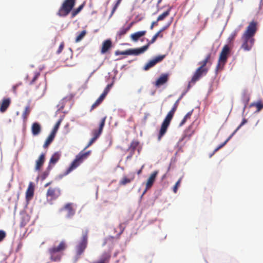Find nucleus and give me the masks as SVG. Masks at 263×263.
<instances>
[{
  "mask_svg": "<svg viewBox=\"0 0 263 263\" xmlns=\"http://www.w3.org/2000/svg\"><path fill=\"white\" fill-rule=\"evenodd\" d=\"M41 131V125L37 122H34L32 124L31 126V132L32 134L34 135H39Z\"/></svg>",
  "mask_w": 263,
  "mask_h": 263,
  "instance_id": "obj_25",
  "label": "nucleus"
},
{
  "mask_svg": "<svg viewBox=\"0 0 263 263\" xmlns=\"http://www.w3.org/2000/svg\"><path fill=\"white\" fill-rule=\"evenodd\" d=\"M171 10V8L170 7L167 11L163 12L162 14L159 15V16L157 17V21H161L163 20L165 17L168 16L170 14V11Z\"/></svg>",
  "mask_w": 263,
  "mask_h": 263,
  "instance_id": "obj_30",
  "label": "nucleus"
},
{
  "mask_svg": "<svg viewBox=\"0 0 263 263\" xmlns=\"http://www.w3.org/2000/svg\"><path fill=\"white\" fill-rule=\"evenodd\" d=\"M238 32V30H235L231 33L228 37V40L230 43L232 42L235 40L236 36L237 35Z\"/></svg>",
  "mask_w": 263,
  "mask_h": 263,
  "instance_id": "obj_34",
  "label": "nucleus"
},
{
  "mask_svg": "<svg viewBox=\"0 0 263 263\" xmlns=\"http://www.w3.org/2000/svg\"><path fill=\"white\" fill-rule=\"evenodd\" d=\"M193 134V132H192V133L189 135V136H188V137H189V138H190V137L192 136V135Z\"/></svg>",
  "mask_w": 263,
  "mask_h": 263,
  "instance_id": "obj_62",
  "label": "nucleus"
},
{
  "mask_svg": "<svg viewBox=\"0 0 263 263\" xmlns=\"http://www.w3.org/2000/svg\"><path fill=\"white\" fill-rule=\"evenodd\" d=\"M165 57V55H159L154 58L145 65L143 68L144 70H148L151 68L154 67L158 63L161 62Z\"/></svg>",
  "mask_w": 263,
  "mask_h": 263,
  "instance_id": "obj_12",
  "label": "nucleus"
},
{
  "mask_svg": "<svg viewBox=\"0 0 263 263\" xmlns=\"http://www.w3.org/2000/svg\"><path fill=\"white\" fill-rule=\"evenodd\" d=\"M112 43L110 40H106L102 43L101 53L104 54L106 53L111 47Z\"/></svg>",
  "mask_w": 263,
  "mask_h": 263,
  "instance_id": "obj_19",
  "label": "nucleus"
},
{
  "mask_svg": "<svg viewBox=\"0 0 263 263\" xmlns=\"http://www.w3.org/2000/svg\"><path fill=\"white\" fill-rule=\"evenodd\" d=\"M209 70V69H203L200 67H198L195 71L193 76L192 78L191 82L188 85V88L191 87L190 83H195L198 80H199L203 76L206 74Z\"/></svg>",
  "mask_w": 263,
  "mask_h": 263,
  "instance_id": "obj_9",
  "label": "nucleus"
},
{
  "mask_svg": "<svg viewBox=\"0 0 263 263\" xmlns=\"http://www.w3.org/2000/svg\"><path fill=\"white\" fill-rule=\"evenodd\" d=\"M230 50V48L228 45H225L222 48V50L220 53L218 63L216 66V69L217 70L221 69L227 62Z\"/></svg>",
  "mask_w": 263,
  "mask_h": 263,
  "instance_id": "obj_6",
  "label": "nucleus"
},
{
  "mask_svg": "<svg viewBox=\"0 0 263 263\" xmlns=\"http://www.w3.org/2000/svg\"><path fill=\"white\" fill-rule=\"evenodd\" d=\"M145 48H139L136 49H129L125 51L117 50L115 52L116 55H139L144 52Z\"/></svg>",
  "mask_w": 263,
  "mask_h": 263,
  "instance_id": "obj_10",
  "label": "nucleus"
},
{
  "mask_svg": "<svg viewBox=\"0 0 263 263\" xmlns=\"http://www.w3.org/2000/svg\"><path fill=\"white\" fill-rule=\"evenodd\" d=\"M85 33H86L85 31L83 30V36L85 35Z\"/></svg>",
  "mask_w": 263,
  "mask_h": 263,
  "instance_id": "obj_63",
  "label": "nucleus"
},
{
  "mask_svg": "<svg viewBox=\"0 0 263 263\" xmlns=\"http://www.w3.org/2000/svg\"><path fill=\"white\" fill-rule=\"evenodd\" d=\"M22 84V83H19V84H17L15 85H14L12 87V91L13 92V93H16V89H17V88Z\"/></svg>",
  "mask_w": 263,
  "mask_h": 263,
  "instance_id": "obj_53",
  "label": "nucleus"
},
{
  "mask_svg": "<svg viewBox=\"0 0 263 263\" xmlns=\"http://www.w3.org/2000/svg\"><path fill=\"white\" fill-rule=\"evenodd\" d=\"M163 36V34L161 33V31H158L153 36L152 40L151 41H149L146 45L141 47V48H145V49L144 50V52H145L148 48L150 45H151V44H153L154 42H155V41H156V40L158 37H159L162 38Z\"/></svg>",
  "mask_w": 263,
  "mask_h": 263,
  "instance_id": "obj_21",
  "label": "nucleus"
},
{
  "mask_svg": "<svg viewBox=\"0 0 263 263\" xmlns=\"http://www.w3.org/2000/svg\"><path fill=\"white\" fill-rule=\"evenodd\" d=\"M158 173V171H154L151 174L149 177L148 178L147 180L146 183V189L144 192L143 194H144L146 192L147 190H148L152 186L155 181Z\"/></svg>",
  "mask_w": 263,
  "mask_h": 263,
  "instance_id": "obj_13",
  "label": "nucleus"
},
{
  "mask_svg": "<svg viewBox=\"0 0 263 263\" xmlns=\"http://www.w3.org/2000/svg\"><path fill=\"white\" fill-rule=\"evenodd\" d=\"M82 161V151L80 152L76 157L74 160L71 163L69 166L63 173V175L66 176L76 169Z\"/></svg>",
  "mask_w": 263,
  "mask_h": 263,
  "instance_id": "obj_7",
  "label": "nucleus"
},
{
  "mask_svg": "<svg viewBox=\"0 0 263 263\" xmlns=\"http://www.w3.org/2000/svg\"><path fill=\"white\" fill-rule=\"evenodd\" d=\"M182 180V177L180 178L177 181L175 185L173 187V191L175 193H176L178 190V187L180 186L181 182Z\"/></svg>",
  "mask_w": 263,
  "mask_h": 263,
  "instance_id": "obj_40",
  "label": "nucleus"
},
{
  "mask_svg": "<svg viewBox=\"0 0 263 263\" xmlns=\"http://www.w3.org/2000/svg\"><path fill=\"white\" fill-rule=\"evenodd\" d=\"M61 122H62V120L61 119H60L57 122V123L55 124V125H54L52 132H51V133L52 134H53V135H56V133L59 128V126L61 123Z\"/></svg>",
  "mask_w": 263,
  "mask_h": 263,
  "instance_id": "obj_36",
  "label": "nucleus"
},
{
  "mask_svg": "<svg viewBox=\"0 0 263 263\" xmlns=\"http://www.w3.org/2000/svg\"><path fill=\"white\" fill-rule=\"evenodd\" d=\"M50 170L51 169H49L48 166L47 170L44 171L41 175V177L42 180H44L46 178V177L49 175Z\"/></svg>",
  "mask_w": 263,
  "mask_h": 263,
  "instance_id": "obj_41",
  "label": "nucleus"
},
{
  "mask_svg": "<svg viewBox=\"0 0 263 263\" xmlns=\"http://www.w3.org/2000/svg\"><path fill=\"white\" fill-rule=\"evenodd\" d=\"M82 9V4L80 5L79 7L77 8L76 9H74L71 11V16L72 17H74L76 15H77L80 11Z\"/></svg>",
  "mask_w": 263,
  "mask_h": 263,
  "instance_id": "obj_37",
  "label": "nucleus"
},
{
  "mask_svg": "<svg viewBox=\"0 0 263 263\" xmlns=\"http://www.w3.org/2000/svg\"><path fill=\"white\" fill-rule=\"evenodd\" d=\"M165 29V27H163L161 30H160L159 31H161V33Z\"/></svg>",
  "mask_w": 263,
  "mask_h": 263,
  "instance_id": "obj_60",
  "label": "nucleus"
},
{
  "mask_svg": "<svg viewBox=\"0 0 263 263\" xmlns=\"http://www.w3.org/2000/svg\"><path fill=\"white\" fill-rule=\"evenodd\" d=\"M251 106H255L257 108V111H259L263 108V103L261 101H258L256 103H253L251 105Z\"/></svg>",
  "mask_w": 263,
  "mask_h": 263,
  "instance_id": "obj_35",
  "label": "nucleus"
},
{
  "mask_svg": "<svg viewBox=\"0 0 263 263\" xmlns=\"http://www.w3.org/2000/svg\"><path fill=\"white\" fill-rule=\"evenodd\" d=\"M121 1L122 0H118L117 1L116 4L115 5V6H114V7L112 8V10L111 11V14L110 15V17H111L113 15V14L115 13V12L116 11L117 7H118L119 4H120Z\"/></svg>",
  "mask_w": 263,
  "mask_h": 263,
  "instance_id": "obj_42",
  "label": "nucleus"
},
{
  "mask_svg": "<svg viewBox=\"0 0 263 263\" xmlns=\"http://www.w3.org/2000/svg\"><path fill=\"white\" fill-rule=\"evenodd\" d=\"M102 102L99 99H97L95 102L92 105L91 107V110L95 109L96 107H97L98 106H99Z\"/></svg>",
  "mask_w": 263,
  "mask_h": 263,
  "instance_id": "obj_43",
  "label": "nucleus"
},
{
  "mask_svg": "<svg viewBox=\"0 0 263 263\" xmlns=\"http://www.w3.org/2000/svg\"><path fill=\"white\" fill-rule=\"evenodd\" d=\"M61 156V153L58 152L54 153L52 155L48 166L49 169L52 168V166L60 160Z\"/></svg>",
  "mask_w": 263,
  "mask_h": 263,
  "instance_id": "obj_14",
  "label": "nucleus"
},
{
  "mask_svg": "<svg viewBox=\"0 0 263 263\" xmlns=\"http://www.w3.org/2000/svg\"><path fill=\"white\" fill-rule=\"evenodd\" d=\"M76 0H64L57 14L60 17H65L72 10Z\"/></svg>",
  "mask_w": 263,
  "mask_h": 263,
  "instance_id": "obj_3",
  "label": "nucleus"
},
{
  "mask_svg": "<svg viewBox=\"0 0 263 263\" xmlns=\"http://www.w3.org/2000/svg\"><path fill=\"white\" fill-rule=\"evenodd\" d=\"M106 117L103 118L99 124V127L97 129H93L91 132V135L92 137L90 139L87 145L83 148V151L87 149L88 147L91 145L96 141L99 138L101 135L103 129L105 125Z\"/></svg>",
  "mask_w": 263,
  "mask_h": 263,
  "instance_id": "obj_5",
  "label": "nucleus"
},
{
  "mask_svg": "<svg viewBox=\"0 0 263 263\" xmlns=\"http://www.w3.org/2000/svg\"><path fill=\"white\" fill-rule=\"evenodd\" d=\"M158 22V21H157V20L156 21L153 22L152 23V24H151V27H150V29H151V30H152V29H153V28H154V26H155V25H157Z\"/></svg>",
  "mask_w": 263,
  "mask_h": 263,
  "instance_id": "obj_56",
  "label": "nucleus"
},
{
  "mask_svg": "<svg viewBox=\"0 0 263 263\" xmlns=\"http://www.w3.org/2000/svg\"><path fill=\"white\" fill-rule=\"evenodd\" d=\"M211 57V53H209L208 55H206L205 58L203 60L199 62V65H200L199 67L203 69H209V68L207 67L206 65L208 63L210 64V65L212 64V62L210 61Z\"/></svg>",
  "mask_w": 263,
  "mask_h": 263,
  "instance_id": "obj_23",
  "label": "nucleus"
},
{
  "mask_svg": "<svg viewBox=\"0 0 263 263\" xmlns=\"http://www.w3.org/2000/svg\"><path fill=\"white\" fill-rule=\"evenodd\" d=\"M193 113V110L189 111L187 112L186 115L184 117L183 119L182 120L181 122L179 124V126H182L183 125L185 124L187 120L191 118V115Z\"/></svg>",
  "mask_w": 263,
  "mask_h": 263,
  "instance_id": "obj_31",
  "label": "nucleus"
},
{
  "mask_svg": "<svg viewBox=\"0 0 263 263\" xmlns=\"http://www.w3.org/2000/svg\"><path fill=\"white\" fill-rule=\"evenodd\" d=\"M59 212L60 214L63 215L66 218H70L74 214L72 204L69 203L66 204L63 207L61 208Z\"/></svg>",
  "mask_w": 263,
  "mask_h": 263,
  "instance_id": "obj_11",
  "label": "nucleus"
},
{
  "mask_svg": "<svg viewBox=\"0 0 263 263\" xmlns=\"http://www.w3.org/2000/svg\"><path fill=\"white\" fill-rule=\"evenodd\" d=\"M107 95V94L106 93H105L103 91V93L99 97L98 99H99L102 102L103 101V100L105 99V98L106 97Z\"/></svg>",
  "mask_w": 263,
  "mask_h": 263,
  "instance_id": "obj_50",
  "label": "nucleus"
},
{
  "mask_svg": "<svg viewBox=\"0 0 263 263\" xmlns=\"http://www.w3.org/2000/svg\"><path fill=\"white\" fill-rule=\"evenodd\" d=\"M231 136H230L223 143H221L219 145L217 148H216L213 151V153L210 155V157H211L216 152H217L219 149L224 146L229 141V140L231 139Z\"/></svg>",
  "mask_w": 263,
  "mask_h": 263,
  "instance_id": "obj_33",
  "label": "nucleus"
},
{
  "mask_svg": "<svg viewBox=\"0 0 263 263\" xmlns=\"http://www.w3.org/2000/svg\"><path fill=\"white\" fill-rule=\"evenodd\" d=\"M146 33V31L145 30L136 32L133 34H132L130 35V37L133 41L137 42L140 37L145 35Z\"/></svg>",
  "mask_w": 263,
  "mask_h": 263,
  "instance_id": "obj_26",
  "label": "nucleus"
},
{
  "mask_svg": "<svg viewBox=\"0 0 263 263\" xmlns=\"http://www.w3.org/2000/svg\"><path fill=\"white\" fill-rule=\"evenodd\" d=\"M82 39V31L79 32L78 36L76 39V42H79Z\"/></svg>",
  "mask_w": 263,
  "mask_h": 263,
  "instance_id": "obj_47",
  "label": "nucleus"
},
{
  "mask_svg": "<svg viewBox=\"0 0 263 263\" xmlns=\"http://www.w3.org/2000/svg\"><path fill=\"white\" fill-rule=\"evenodd\" d=\"M149 115L148 114H145L144 117L143 118V120L144 122H146Z\"/></svg>",
  "mask_w": 263,
  "mask_h": 263,
  "instance_id": "obj_57",
  "label": "nucleus"
},
{
  "mask_svg": "<svg viewBox=\"0 0 263 263\" xmlns=\"http://www.w3.org/2000/svg\"><path fill=\"white\" fill-rule=\"evenodd\" d=\"M55 135H53V134L50 133L45 143L44 144L43 147L44 148L47 147L53 141Z\"/></svg>",
  "mask_w": 263,
  "mask_h": 263,
  "instance_id": "obj_28",
  "label": "nucleus"
},
{
  "mask_svg": "<svg viewBox=\"0 0 263 263\" xmlns=\"http://www.w3.org/2000/svg\"><path fill=\"white\" fill-rule=\"evenodd\" d=\"M146 1V0H143V2H144Z\"/></svg>",
  "mask_w": 263,
  "mask_h": 263,
  "instance_id": "obj_64",
  "label": "nucleus"
},
{
  "mask_svg": "<svg viewBox=\"0 0 263 263\" xmlns=\"http://www.w3.org/2000/svg\"><path fill=\"white\" fill-rule=\"evenodd\" d=\"M162 0H158L157 1V6L158 7L159 6V5L160 4V3L162 2Z\"/></svg>",
  "mask_w": 263,
  "mask_h": 263,
  "instance_id": "obj_59",
  "label": "nucleus"
},
{
  "mask_svg": "<svg viewBox=\"0 0 263 263\" xmlns=\"http://www.w3.org/2000/svg\"><path fill=\"white\" fill-rule=\"evenodd\" d=\"M64 47V42L61 43V44L59 47V48H58V50L57 51V53L60 54L63 50Z\"/></svg>",
  "mask_w": 263,
  "mask_h": 263,
  "instance_id": "obj_45",
  "label": "nucleus"
},
{
  "mask_svg": "<svg viewBox=\"0 0 263 263\" xmlns=\"http://www.w3.org/2000/svg\"><path fill=\"white\" fill-rule=\"evenodd\" d=\"M91 153V151H88L85 153H83V159L88 157V156L90 155Z\"/></svg>",
  "mask_w": 263,
  "mask_h": 263,
  "instance_id": "obj_54",
  "label": "nucleus"
},
{
  "mask_svg": "<svg viewBox=\"0 0 263 263\" xmlns=\"http://www.w3.org/2000/svg\"><path fill=\"white\" fill-rule=\"evenodd\" d=\"M247 122V120L246 119H243L241 124L238 126V127L237 128V129L235 130V131L230 136L231 137L233 136V135L235 134V133L238 130L242 125H243L245 124H246Z\"/></svg>",
  "mask_w": 263,
  "mask_h": 263,
  "instance_id": "obj_44",
  "label": "nucleus"
},
{
  "mask_svg": "<svg viewBox=\"0 0 263 263\" xmlns=\"http://www.w3.org/2000/svg\"><path fill=\"white\" fill-rule=\"evenodd\" d=\"M6 233L3 231L0 230V241H2L6 237Z\"/></svg>",
  "mask_w": 263,
  "mask_h": 263,
  "instance_id": "obj_48",
  "label": "nucleus"
},
{
  "mask_svg": "<svg viewBox=\"0 0 263 263\" xmlns=\"http://www.w3.org/2000/svg\"><path fill=\"white\" fill-rule=\"evenodd\" d=\"M11 103V99L10 98H4L2 102L0 103V111L4 112L6 111Z\"/></svg>",
  "mask_w": 263,
  "mask_h": 263,
  "instance_id": "obj_16",
  "label": "nucleus"
},
{
  "mask_svg": "<svg viewBox=\"0 0 263 263\" xmlns=\"http://www.w3.org/2000/svg\"><path fill=\"white\" fill-rule=\"evenodd\" d=\"M65 102L64 100H62L58 105V106H60L59 110H63L64 108V103Z\"/></svg>",
  "mask_w": 263,
  "mask_h": 263,
  "instance_id": "obj_55",
  "label": "nucleus"
},
{
  "mask_svg": "<svg viewBox=\"0 0 263 263\" xmlns=\"http://www.w3.org/2000/svg\"><path fill=\"white\" fill-rule=\"evenodd\" d=\"M30 113V108L29 106H27L25 107L24 112L22 115L23 119L25 121H26L27 119L28 116Z\"/></svg>",
  "mask_w": 263,
  "mask_h": 263,
  "instance_id": "obj_32",
  "label": "nucleus"
},
{
  "mask_svg": "<svg viewBox=\"0 0 263 263\" xmlns=\"http://www.w3.org/2000/svg\"><path fill=\"white\" fill-rule=\"evenodd\" d=\"M111 257V252L107 251L104 252L101 257V259L97 263H108Z\"/></svg>",
  "mask_w": 263,
  "mask_h": 263,
  "instance_id": "obj_24",
  "label": "nucleus"
},
{
  "mask_svg": "<svg viewBox=\"0 0 263 263\" xmlns=\"http://www.w3.org/2000/svg\"><path fill=\"white\" fill-rule=\"evenodd\" d=\"M135 177V174L134 173L129 174V177L127 176H124L122 179L120 181L119 184L121 185H125L126 184L130 183L133 181Z\"/></svg>",
  "mask_w": 263,
  "mask_h": 263,
  "instance_id": "obj_17",
  "label": "nucleus"
},
{
  "mask_svg": "<svg viewBox=\"0 0 263 263\" xmlns=\"http://www.w3.org/2000/svg\"><path fill=\"white\" fill-rule=\"evenodd\" d=\"M82 254V242H80L76 247L75 250V254L73 257V261L76 262L80 258Z\"/></svg>",
  "mask_w": 263,
  "mask_h": 263,
  "instance_id": "obj_20",
  "label": "nucleus"
},
{
  "mask_svg": "<svg viewBox=\"0 0 263 263\" xmlns=\"http://www.w3.org/2000/svg\"><path fill=\"white\" fill-rule=\"evenodd\" d=\"M34 188L32 182H30L26 192V199L27 201L31 200L34 195Z\"/></svg>",
  "mask_w": 263,
  "mask_h": 263,
  "instance_id": "obj_18",
  "label": "nucleus"
},
{
  "mask_svg": "<svg viewBox=\"0 0 263 263\" xmlns=\"http://www.w3.org/2000/svg\"><path fill=\"white\" fill-rule=\"evenodd\" d=\"M168 80V74L167 73H163L160 77L155 82V86L156 87H159L165 83H166Z\"/></svg>",
  "mask_w": 263,
  "mask_h": 263,
  "instance_id": "obj_15",
  "label": "nucleus"
},
{
  "mask_svg": "<svg viewBox=\"0 0 263 263\" xmlns=\"http://www.w3.org/2000/svg\"><path fill=\"white\" fill-rule=\"evenodd\" d=\"M143 167H144V166L143 165L141 167V169L137 171V173L138 175H140L141 173Z\"/></svg>",
  "mask_w": 263,
  "mask_h": 263,
  "instance_id": "obj_58",
  "label": "nucleus"
},
{
  "mask_svg": "<svg viewBox=\"0 0 263 263\" xmlns=\"http://www.w3.org/2000/svg\"><path fill=\"white\" fill-rule=\"evenodd\" d=\"M179 100H177L174 104L171 110L167 113L166 116L165 117L164 120H163L160 128V130L159 131V133L158 135V140L160 141L161 139V138L166 133L167 129L170 124L171 121L172 120L174 115L178 108L179 105Z\"/></svg>",
  "mask_w": 263,
  "mask_h": 263,
  "instance_id": "obj_2",
  "label": "nucleus"
},
{
  "mask_svg": "<svg viewBox=\"0 0 263 263\" xmlns=\"http://www.w3.org/2000/svg\"><path fill=\"white\" fill-rule=\"evenodd\" d=\"M67 245L64 241H62L58 247H53L48 250L50 255V259L54 261H58L61 260V255L60 253L66 249Z\"/></svg>",
  "mask_w": 263,
  "mask_h": 263,
  "instance_id": "obj_4",
  "label": "nucleus"
},
{
  "mask_svg": "<svg viewBox=\"0 0 263 263\" xmlns=\"http://www.w3.org/2000/svg\"><path fill=\"white\" fill-rule=\"evenodd\" d=\"M45 160V154H42L38 159L36 161L35 169L36 171H40L41 167L44 164Z\"/></svg>",
  "mask_w": 263,
  "mask_h": 263,
  "instance_id": "obj_22",
  "label": "nucleus"
},
{
  "mask_svg": "<svg viewBox=\"0 0 263 263\" xmlns=\"http://www.w3.org/2000/svg\"><path fill=\"white\" fill-rule=\"evenodd\" d=\"M138 145L139 142L136 141H133L130 143L129 149H131L132 151L134 152Z\"/></svg>",
  "mask_w": 263,
  "mask_h": 263,
  "instance_id": "obj_38",
  "label": "nucleus"
},
{
  "mask_svg": "<svg viewBox=\"0 0 263 263\" xmlns=\"http://www.w3.org/2000/svg\"><path fill=\"white\" fill-rule=\"evenodd\" d=\"M87 236L86 235L83 236V251L87 247Z\"/></svg>",
  "mask_w": 263,
  "mask_h": 263,
  "instance_id": "obj_46",
  "label": "nucleus"
},
{
  "mask_svg": "<svg viewBox=\"0 0 263 263\" xmlns=\"http://www.w3.org/2000/svg\"><path fill=\"white\" fill-rule=\"evenodd\" d=\"M107 95V94L106 93H105L103 91V93L99 97L98 99H99L102 102L103 101V100L105 99V98L106 97Z\"/></svg>",
  "mask_w": 263,
  "mask_h": 263,
  "instance_id": "obj_52",
  "label": "nucleus"
},
{
  "mask_svg": "<svg viewBox=\"0 0 263 263\" xmlns=\"http://www.w3.org/2000/svg\"><path fill=\"white\" fill-rule=\"evenodd\" d=\"M112 84H108L104 89L103 91L107 94L109 91L110 88L112 87Z\"/></svg>",
  "mask_w": 263,
  "mask_h": 263,
  "instance_id": "obj_49",
  "label": "nucleus"
},
{
  "mask_svg": "<svg viewBox=\"0 0 263 263\" xmlns=\"http://www.w3.org/2000/svg\"><path fill=\"white\" fill-rule=\"evenodd\" d=\"M40 74L39 72H35L34 73L33 77L32 79V80L29 82L30 85L33 84L36 80L38 79L39 77L40 76Z\"/></svg>",
  "mask_w": 263,
  "mask_h": 263,
  "instance_id": "obj_39",
  "label": "nucleus"
},
{
  "mask_svg": "<svg viewBox=\"0 0 263 263\" xmlns=\"http://www.w3.org/2000/svg\"><path fill=\"white\" fill-rule=\"evenodd\" d=\"M257 30V22L254 21H251L241 37L242 42L241 48L245 51H250L252 49L255 42L254 36Z\"/></svg>",
  "mask_w": 263,
  "mask_h": 263,
  "instance_id": "obj_1",
  "label": "nucleus"
},
{
  "mask_svg": "<svg viewBox=\"0 0 263 263\" xmlns=\"http://www.w3.org/2000/svg\"><path fill=\"white\" fill-rule=\"evenodd\" d=\"M50 184V182L47 183H46V184H45V186L46 187V186H48Z\"/></svg>",
  "mask_w": 263,
  "mask_h": 263,
  "instance_id": "obj_61",
  "label": "nucleus"
},
{
  "mask_svg": "<svg viewBox=\"0 0 263 263\" xmlns=\"http://www.w3.org/2000/svg\"><path fill=\"white\" fill-rule=\"evenodd\" d=\"M61 194V190L58 186L50 187L46 193V197L50 200L57 199Z\"/></svg>",
  "mask_w": 263,
  "mask_h": 263,
  "instance_id": "obj_8",
  "label": "nucleus"
},
{
  "mask_svg": "<svg viewBox=\"0 0 263 263\" xmlns=\"http://www.w3.org/2000/svg\"><path fill=\"white\" fill-rule=\"evenodd\" d=\"M107 95V94L106 93H105L103 91V93L99 97L98 99H99L102 102L103 101V100L105 99V98L106 97Z\"/></svg>",
  "mask_w": 263,
  "mask_h": 263,
  "instance_id": "obj_51",
  "label": "nucleus"
},
{
  "mask_svg": "<svg viewBox=\"0 0 263 263\" xmlns=\"http://www.w3.org/2000/svg\"><path fill=\"white\" fill-rule=\"evenodd\" d=\"M133 23H131L127 27H123L120 28L119 31L117 32V35L121 38L123 35H125L127 32L130 29V27L132 26Z\"/></svg>",
  "mask_w": 263,
  "mask_h": 263,
  "instance_id": "obj_27",
  "label": "nucleus"
},
{
  "mask_svg": "<svg viewBox=\"0 0 263 263\" xmlns=\"http://www.w3.org/2000/svg\"><path fill=\"white\" fill-rule=\"evenodd\" d=\"M38 87H40V91L38 93H39L41 96H43L45 94L46 89V84L45 81H43L42 83H41L39 84Z\"/></svg>",
  "mask_w": 263,
  "mask_h": 263,
  "instance_id": "obj_29",
  "label": "nucleus"
}]
</instances>
